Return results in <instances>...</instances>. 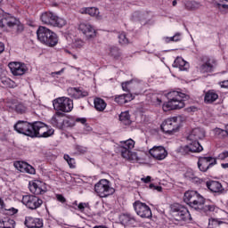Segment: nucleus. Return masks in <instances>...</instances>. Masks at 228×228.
I'll return each mask as SVG.
<instances>
[{"label": "nucleus", "mask_w": 228, "mask_h": 228, "mask_svg": "<svg viewBox=\"0 0 228 228\" xmlns=\"http://www.w3.org/2000/svg\"><path fill=\"white\" fill-rule=\"evenodd\" d=\"M185 177L189 179V181H191L192 183H200V178L195 175V173H193V171L191 170H189L185 173Z\"/></svg>", "instance_id": "4c0bfd02"}, {"label": "nucleus", "mask_w": 228, "mask_h": 228, "mask_svg": "<svg viewBox=\"0 0 228 228\" xmlns=\"http://www.w3.org/2000/svg\"><path fill=\"white\" fill-rule=\"evenodd\" d=\"M14 131H17L20 134H24L25 136H30L33 138L35 134V122L29 123L28 121L20 120L14 125Z\"/></svg>", "instance_id": "9d476101"}, {"label": "nucleus", "mask_w": 228, "mask_h": 228, "mask_svg": "<svg viewBox=\"0 0 228 228\" xmlns=\"http://www.w3.org/2000/svg\"><path fill=\"white\" fill-rule=\"evenodd\" d=\"M115 102H117L118 104H126V96L124 94L118 95L115 98Z\"/></svg>", "instance_id": "a18cd8bd"}, {"label": "nucleus", "mask_w": 228, "mask_h": 228, "mask_svg": "<svg viewBox=\"0 0 228 228\" xmlns=\"http://www.w3.org/2000/svg\"><path fill=\"white\" fill-rule=\"evenodd\" d=\"M206 186L212 191V193H222V191H224V186L217 181L207 182Z\"/></svg>", "instance_id": "a878e982"}, {"label": "nucleus", "mask_w": 228, "mask_h": 228, "mask_svg": "<svg viewBox=\"0 0 228 228\" xmlns=\"http://www.w3.org/2000/svg\"><path fill=\"white\" fill-rule=\"evenodd\" d=\"M154 190H157V191H162L163 187L162 186H155Z\"/></svg>", "instance_id": "338daca9"}, {"label": "nucleus", "mask_w": 228, "mask_h": 228, "mask_svg": "<svg viewBox=\"0 0 228 228\" xmlns=\"http://www.w3.org/2000/svg\"><path fill=\"white\" fill-rule=\"evenodd\" d=\"M79 13L82 15H90V17H95L98 20L102 19V16L100 15L99 8L97 7H83L79 10Z\"/></svg>", "instance_id": "4be33fe9"}, {"label": "nucleus", "mask_w": 228, "mask_h": 228, "mask_svg": "<svg viewBox=\"0 0 228 228\" xmlns=\"http://www.w3.org/2000/svg\"><path fill=\"white\" fill-rule=\"evenodd\" d=\"M168 102L162 106L163 111H170L172 110H182L184 108V101L190 99V95L179 91H173L167 94Z\"/></svg>", "instance_id": "f03ea898"}, {"label": "nucleus", "mask_w": 228, "mask_h": 228, "mask_svg": "<svg viewBox=\"0 0 228 228\" xmlns=\"http://www.w3.org/2000/svg\"><path fill=\"white\" fill-rule=\"evenodd\" d=\"M134 208L136 215L141 218H152V211L147 204L137 200L134 203Z\"/></svg>", "instance_id": "f8f14e48"}, {"label": "nucleus", "mask_w": 228, "mask_h": 228, "mask_svg": "<svg viewBox=\"0 0 228 228\" xmlns=\"http://www.w3.org/2000/svg\"><path fill=\"white\" fill-rule=\"evenodd\" d=\"M126 102H130V101H133L134 99V96H133L131 94H124Z\"/></svg>", "instance_id": "864d4df0"}, {"label": "nucleus", "mask_w": 228, "mask_h": 228, "mask_svg": "<svg viewBox=\"0 0 228 228\" xmlns=\"http://www.w3.org/2000/svg\"><path fill=\"white\" fill-rule=\"evenodd\" d=\"M94 108L97 111H104V110H106V102L101 98H95Z\"/></svg>", "instance_id": "72a5a7b5"}, {"label": "nucleus", "mask_w": 228, "mask_h": 228, "mask_svg": "<svg viewBox=\"0 0 228 228\" xmlns=\"http://www.w3.org/2000/svg\"><path fill=\"white\" fill-rule=\"evenodd\" d=\"M217 7L219 9H224V10H228V4H217Z\"/></svg>", "instance_id": "bf43d9fd"}, {"label": "nucleus", "mask_w": 228, "mask_h": 228, "mask_svg": "<svg viewBox=\"0 0 228 228\" xmlns=\"http://www.w3.org/2000/svg\"><path fill=\"white\" fill-rule=\"evenodd\" d=\"M4 52V44L0 42V54Z\"/></svg>", "instance_id": "69168bd1"}, {"label": "nucleus", "mask_w": 228, "mask_h": 228, "mask_svg": "<svg viewBox=\"0 0 228 228\" xmlns=\"http://www.w3.org/2000/svg\"><path fill=\"white\" fill-rule=\"evenodd\" d=\"M24 224L28 228H42L44 227V220L33 216H27Z\"/></svg>", "instance_id": "412c9836"}, {"label": "nucleus", "mask_w": 228, "mask_h": 228, "mask_svg": "<svg viewBox=\"0 0 228 228\" xmlns=\"http://www.w3.org/2000/svg\"><path fill=\"white\" fill-rule=\"evenodd\" d=\"M109 56H111L112 58H119L120 49H118L117 46H111L109 49Z\"/></svg>", "instance_id": "58836bf2"}, {"label": "nucleus", "mask_w": 228, "mask_h": 228, "mask_svg": "<svg viewBox=\"0 0 228 228\" xmlns=\"http://www.w3.org/2000/svg\"><path fill=\"white\" fill-rule=\"evenodd\" d=\"M151 156L157 159L158 161H163L167 156H168V151L163 146H154L149 151Z\"/></svg>", "instance_id": "dca6fc26"}, {"label": "nucleus", "mask_w": 228, "mask_h": 228, "mask_svg": "<svg viewBox=\"0 0 228 228\" xmlns=\"http://www.w3.org/2000/svg\"><path fill=\"white\" fill-rule=\"evenodd\" d=\"M21 202L26 208L35 211V209H38L44 204V200L39 197L33 194H27L22 197Z\"/></svg>", "instance_id": "9b49d317"}, {"label": "nucleus", "mask_w": 228, "mask_h": 228, "mask_svg": "<svg viewBox=\"0 0 228 228\" xmlns=\"http://www.w3.org/2000/svg\"><path fill=\"white\" fill-rule=\"evenodd\" d=\"M181 116L167 118L161 124V130L167 134L177 133L181 127Z\"/></svg>", "instance_id": "423d86ee"}, {"label": "nucleus", "mask_w": 228, "mask_h": 228, "mask_svg": "<svg viewBox=\"0 0 228 228\" xmlns=\"http://www.w3.org/2000/svg\"><path fill=\"white\" fill-rule=\"evenodd\" d=\"M206 136V132L201 128H194L191 132V134L187 136L188 142H199V140H202Z\"/></svg>", "instance_id": "5701e85b"}, {"label": "nucleus", "mask_w": 228, "mask_h": 228, "mask_svg": "<svg viewBox=\"0 0 228 228\" xmlns=\"http://www.w3.org/2000/svg\"><path fill=\"white\" fill-rule=\"evenodd\" d=\"M15 111L20 114L26 113V106L22 103H18L15 105Z\"/></svg>", "instance_id": "c03bdc74"}, {"label": "nucleus", "mask_w": 228, "mask_h": 228, "mask_svg": "<svg viewBox=\"0 0 228 228\" xmlns=\"http://www.w3.org/2000/svg\"><path fill=\"white\" fill-rule=\"evenodd\" d=\"M218 99V94L215 90H209L205 94L204 101L206 104H213Z\"/></svg>", "instance_id": "c85d7f7f"}, {"label": "nucleus", "mask_w": 228, "mask_h": 228, "mask_svg": "<svg viewBox=\"0 0 228 228\" xmlns=\"http://www.w3.org/2000/svg\"><path fill=\"white\" fill-rule=\"evenodd\" d=\"M121 143H122V145L119 148L121 156H123L124 150L130 152L131 150L134 149V142L133 141V139H128L126 141H123V142H121Z\"/></svg>", "instance_id": "c756f323"}, {"label": "nucleus", "mask_w": 228, "mask_h": 228, "mask_svg": "<svg viewBox=\"0 0 228 228\" xmlns=\"http://www.w3.org/2000/svg\"><path fill=\"white\" fill-rule=\"evenodd\" d=\"M54 134V129H49V126L44 122H34V134L32 138H49Z\"/></svg>", "instance_id": "6e6552de"}, {"label": "nucleus", "mask_w": 228, "mask_h": 228, "mask_svg": "<svg viewBox=\"0 0 228 228\" xmlns=\"http://www.w3.org/2000/svg\"><path fill=\"white\" fill-rule=\"evenodd\" d=\"M69 90L73 94V97L76 99H81L82 97H88V92L81 90V88L71 87Z\"/></svg>", "instance_id": "473e14b6"}, {"label": "nucleus", "mask_w": 228, "mask_h": 228, "mask_svg": "<svg viewBox=\"0 0 228 228\" xmlns=\"http://www.w3.org/2000/svg\"><path fill=\"white\" fill-rule=\"evenodd\" d=\"M184 5L186 10H195V4L191 1H186Z\"/></svg>", "instance_id": "49530a36"}, {"label": "nucleus", "mask_w": 228, "mask_h": 228, "mask_svg": "<svg viewBox=\"0 0 228 228\" xmlns=\"http://www.w3.org/2000/svg\"><path fill=\"white\" fill-rule=\"evenodd\" d=\"M40 20L45 26H52V28H63L67 25V20L63 18L58 17L56 13L53 12H45L40 16Z\"/></svg>", "instance_id": "39448f33"}, {"label": "nucleus", "mask_w": 228, "mask_h": 228, "mask_svg": "<svg viewBox=\"0 0 228 228\" xmlns=\"http://www.w3.org/2000/svg\"><path fill=\"white\" fill-rule=\"evenodd\" d=\"M222 88H228V80H224L220 83Z\"/></svg>", "instance_id": "052dcab7"}, {"label": "nucleus", "mask_w": 228, "mask_h": 228, "mask_svg": "<svg viewBox=\"0 0 228 228\" xmlns=\"http://www.w3.org/2000/svg\"><path fill=\"white\" fill-rule=\"evenodd\" d=\"M173 67L180 69L181 70H188V69H190V63L184 61L183 58H176L173 63Z\"/></svg>", "instance_id": "cd10ccee"}, {"label": "nucleus", "mask_w": 228, "mask_h": 228, "mask_svg": "<svg viewBox=\"0 0 228 228\" xmlns=\"http://www.w3.org/2000/svg\"><path fill=\"white\" fill-rule=\"evenodd\" d=\"M53 108L56 111H62L63 113H69L72 111L74 103L70 98L60 97L53 102Z\"/></svg>", "instance_id": "1a4fd4ad"}, {"label": "nucleus", "mask_w": 228, "mask_h": 228, "mask_svg": "<svg viewBox=\"0 0 228 228\" xmlns=\"http://www.w3.org/2000/svg\"><path fill=\"white\" fill-rule=\"evenodd\" d=\"M214 134L217 138H220L221 140H224L228 137V131L227 128L222 129V128H215L214 129Z\"/></svg>", "instance_id": "c9c22d12"}, {"label": "nucleus", "mask_w": 228, "mask_h": 228, "mask_svg": "<svg viewBox=\"0 0 228 228\" xmlns=\"http://www.w3.org/2000/svg\"><path fill=\"white\" fill-rule=\"evenodd\" d=\"M118 40L121 45H126V44H129V39L126 37V33L119 34Z\"/></svg>", "instance_id": "37998d69"}, {"label": "nucleus", "mask_w": 228, "mask_h": 228, "mask_svg": "<svg viewBox=\"0 0 228 228\" xmlns=\"http://www.w3.org/2000/svg\"><path fill=\"white\" fill-rule=\"evenodd\" d=\"M1 83L3 86H5V88H15L16 86V84L13 82V80L6 77L1 78Z\"/></svg>", "instance_id": "e433bc0d"}, {"label": "nucleus", "mask_w": 228, "mask_h": 228, "mask_svg": "<svg viewBox=\"0 0 228 228\" xmlns=\"http://www.w3.org/2000/svg\"><path fill=\"white\" fill-rule=\"evenodd\" d=\"M16 26V33H22V31H24V25L20 24V21H18L17 20V24L14 25Z\"/></svg>", "instance_id": "de8ad7c7"}, {"label": "nucleus", "mask_w": 228, "mask_h": 228, "mask_svg": "<svg viewBox=\"0 0 228 228\" xmlns=\"http://www.w3.org/2000/svg\"><path fill=\"white\" fill-rule=\"evenodd\" d=\"M75 149L78 154H85V152H86V150L83 146L77 145Z\"/></svg>", "instance_id": "3c124183"}, {"label": "nucleus", "mask_w": 228, "mask_h": 228, "mask_svg": "<svg viewBox=\"0 0 228 228\" xmlns=\"http://www.w3.org/2000/svg\"><path fill=\"white\" fill-rule=\"evenodd\" d=\"M1 228H15V220L10 217L0 218Z\"/></svg>", "instance_id": "7c9ffc66"}, {"label": "nucleus", "mask_w": 228, "mask_h": 228, "mask_svg": "<svg viewBox=\"0 0 228 228\" xmlns=\"http://www.w3.org/2000/svg\"><path fill=\"white\" fill-rule=\"evenodd\" d=\"M15 25H17V18L12 16L10 13L4 14L0 20V28L2 29H4L5 26L13 28Z\"/></svg>", "instance_id": "aec40b11"}, {"label": "nucleus", "mask_w": 228, "mask_h": 228, "mask_svg": "<svg viewBox=\"0 0 228 228\" xmlns=\"http://www.w3.org/2000/svg\"><path fill=\"white\" fill-rule=\"evenodd\" d=\"M94 191L98 197L106 198L113 195L115 189L110 186V181L102 179L94 185Z\"/></svg>", "instance_id": "0eeeda50"}, {"label": "nucleus", "mask_w": 228, "mask_h": 228, "mask_svg": "<svg viewBox=\"0 0 228 228\" xmlns=\"http://www.w3.org/2000/svg\"><path fill=\"white\" fill-rule=\"evenodd\" d=\"M215 165H216V159L213 157H199L198 159V168L200 172H207Z\"/></svg>", "instance_id": "ddd939ff"}, {"label": "nucleus", "mask_w": 228, "mask_h": 228, "mask_svg": "<svg viewBox=\"0 0 228 228\" xmlns=\"http://www.w3.org/2000/svg\"><path fill=\"white\" fill-rule=\"evenodd\" d=\"M64 159L67 161L69 168H75L76 167V159L70 158V156L65 154L64 155Z\"/></svg>", "instance_id": "a19ab883"}, {"label": "nucleus", "mask_w": 228, "mask_h": 228, "mask_svg": "<svg viewBox=\"0 0 228 228\" xmlns=\"http://www.w3.org/2000/svg\"><path fill=\"white\" fill-rule=\"evenodd\" d=\"M119 222L121 225L125 227H129L130 225L133 226L135 224H138V220L136 217L131 213H123L119 216Z\"/></svg>", "instance_id": "6ab92c4d"}, {"label": "nucleus", "mask_w": 228, "mask_h": 228, "mask_svg": "<svg viewBox=\"0 0 228 228\" xmlns=\"http://www.w3.org/2000/svg\"><path fill=\"white\" fill-rule=\"evenodd\" d=\"M204 148L200 145L199 141H189V143L180 148L182 154H189L190 152H202Z\"/></svg>", "instance_id": "2eb2a0df"}, {"label": "nucleus", "mask_w": 228, "mask_h": 228, "mask_svg": "<svg viewBox=\"0 0 228 228\" xmlns=\"http://www.w3.org/2000/svg\"><path fill=\"white\" fill-rule=\"evenodd\" d=\"M62 117H64V114L57 110L51 118L50 122L52 126H53V127H61V124H63Z\"/></svg>", "instance_id": "bb28decb"}, {"label": "nucleus", "mask_w": 228, "mask_h": 228, "mask_svg": "<svg viewBox=\"0 0 228 228\" xmlns=\"http://www.w3.org/2000/svg\"><path fill=\"white\" fill-rule=\"evenodd\" d=\"M223 168H228V163L221 164Z\"/></svg>", "instance_id": "774afa93"}, {"label": "nucleus", "mask_w": 228, "mask_h": 228, "mask_svg": "<svg viewBox=\"0 0 228 228\" xmlns=\"http://www.w3.org/2000/svg\"><path fill=\"white\" fill-rule=\"evenodd\" d=\"M151 176H146L145 178H141V181H142V183H145L147 184L148 183H151Z\"/></svg>", "instance_id": "680f3d73"}, {"label": "nucleus", "mask_w": 228, "mask_h": 228, "mask_svg": "<svg viewBox=\"0 0 228 228\" xmlns=\"http://www.w3.org/2000/svg\"><path fill=\"white\" fill-rule=\"evenodd\" d=\"M64 71L65 69L62 68L60 71L52 72V76L53 77H54V76H61V74H63Z\"/></svg>", "instance_id": "6e6d98bb"}, {"label": "nucleus", "mask_w": 228, "mask_h": 228, "mask_svg": "<svg viewBox=\"0 0 228 228\" xmlns=\"http://www.w3.org/2000/svg\"><path fill=\"white\" fill-rule=\"evenodd\" d=\"M38 42L46 47H56L58 45V35L46 27L39 26L37 30Z\"/></svg>", "instance_id": "7ed1b4c3"}, {"label": "nucleus", "mask_w": 228, "mask_h": 228, "mask_svg": "<svg viewBox=\"0 0 228 228\" xmlns=\"http://www.w3.org/2000/svg\"><path fill=\"white\" fill-rule=\"evenodd\" d=\"M56 199L59 202H61V204H65V202H67V199H65L61 194H57Z\"/></svg>", "instance_id": "603ef678"}, {"label": "nucleus", "mask_w": 228, "mask_h": 228, "mask_svg": "<svg viewBox=\"0 0 228 228\" xmlns=\"http://www.w3.org/2000/svg\"><path fill=\"white\" fill-rule=\"evenodd\" d=\"M29 191L33 193V195H44L45 193V183L40 181L29 182L28 184Z\"/></svg>", "instance_id": "f3484780"}, {"label": "nucleus", "mask_w": 228, "mask_h": 228, "mask_svg": "<svg viewBox=\"0 0 228 228\" xmlns=\"http://www.w3.org/2000/svg\"><path fill=\"white\" fill-rule=\"evenodd\" d=\"M4 209L5 211H10L11 215H16V213L19 212L17 208H6V207L4 206V201L0 198V211H3Z\"/></svg>", "instance_id": "ea45409f"}, {"label": "nucleus", "mask_w": 228, "mask_h": 228, "mask_svg": "<svg viewBox=\"0 0 228 228\" xmlns=\"http://www.w3.org/2000/svg\"><path fill=\"white\" fill-rule=\"evenodd\" d=\"M76 122H81V124H86V118H78L76 119Z\"/></svg>", "instance_id": "e2e57ef3"}, {"label": "nucleus", "mask_w": 228, "mask_h": 228, "mask_svg": "<svg viewBox=\"0 0 228 228\" xmlns=\"http://www.w3.org/2000/svg\"><path fill=\"white\" fill-rule=\"evenodd\" d=\"M131 83H132V81H127V82L122 83L121 86H122V88H123L124 92H129V88H131L129 86V85H131Z\"/></svg>", "instance_id": "8fccbe9b"}, {"label": "nucleus", "mask_w": 228, "mask_h": 228, "mask_svg": "<svg viewBox=\"0 0 228 228\" xmlns=\"http://www.w3.org/2000/svg\"><path fill=\"white\" fill-rule=\"evenodd\" d=\"M170 42H175L174 36L171 37H166V43L170 44Z\"/></svg>", "instance_id": "0e129e2a"}, {"label": "nucleus", "mask_w": 228, "mask_h": 228, "mask_svg": "<svg viewBox=\"0 0 228 228\" xmlns=\"http://www.w3.org/2000/svg\"><path fill=\"white\" fill-rule=\"evenodd\" d=\"M215 225H218V221L216 219H209L208 227H215Z\"/></svg>", "instance_id": "5fc2aeb1"}, {"label": "nucleus", "mask_w": 228, "mask_h": 228, "mask_svg": "<svg viewBox=\"0 0 228 228\" xmlns=\"http://www.w3.org/2000/svg\"><path fill=\"white\" fill-rule=\"evenodd\" d=\"M170 213L176 222H188V220H191V215L188 208L179 203H174L170 206Z\"/></svg>", "instance_id": "20e7f679"}, {"label": "nucleus", "mask_w": 228, "mask_h": 228, "mask_svg": "<svg viewBox=\"0 0 228 228\" xmlns=\"http://www.w3.org/2000/svg\"><path fill=\"white\" fill-rule=\"evenodd\" d=\"M173 37L175 38V42H181V33L177 32Z\"/></svg>", "instance_id": "4d7b16f0"}, {"label": "nucleus", "mask_w": 228, "mask_h": 228, "mask_svg": "<svg viewBox=\"0 0 228 228\" xmlns=\"http://www.w3.org/2000/svg\"><path fill=\"white\" fill-rule=\"evenodd\" d=\"M227 158H228V151H223L222 153H220L217 156V159H221L222 161H224V159H227Z\"/></svg>", "instance_id": "09e8293b"}, {"label": "nucleus", "mask_w": 228, "mask_h": 228, "mask_svg": "<svg viewBox=\"0 0 228 228\" xmlns=\"http://www.w3.org/2000/svg\"><path fill=\"white\" fill-rule=\"evenodd\" d=\"M14 167L15 168H17V170H20V172H26L27 174H35L36 170L35 167H33V166L26 163V162H15L14 163Z\"/></svg>", "instance_id": "b1692460"}, {"label": "nucleus", "mask_w": 228, "mask_h": 228, "mask_svg": "<svg viewBox=\"0 0 228 228\" xmlns=\"http://www.w3.org/2000/svg\"><path fill=\"white\" fill-rule=\"evenodd\" d=\"M78 29L86 37V38H95L97 36L95 28L90 25V23H80Z\"/></svg>", "instance_id": "a211bd4d"}, {"label": "nucleus", "mask_w": 228, "mask_h": 228, "mask_svg": "<svg viewBox=\"0 0 228 228\" xmlns=\"http://www.w3.org/2000/svg\"><path fill=\"white\" fill-rule=\"evenodd\" d=\"M122 158L128 159V161H140V157L136 152L128 151L127 150H123Z\"/></svg>", "instance_id": "2f4dec72"}, {"label": "nucleus", "mask_w": 228, "mask_h": 228, "mask_svg": "<svg viewBox=\"0 0 228 228\" xmlns=\"http://www.w3.org/2000/svg\"><path fill=\"white\" fill-rule=\"evenodd\" d=\"M183 200L190 208L193 209H202L205 213H213L216 207L215 205H205L206 199L195 191H187L184 193Z\"/></svg>", "instance_id": "f257e3e1"}, {"label": "nucleus", "mask_w": 228, "mask_h": 228, "mask_svg": "<svg viewBox=\"0 0 228 228\" xmlns=\"http://www.w3.org/2000/svg\"><path fill=\"white\" fill-rule=\"evenodd\" d=\"M85 208H86V203H79L77 205V209H79V211H85Z\"/></svg>", "instance_id": "13d9d810"}, {"label": "nucleus", "mask_w": 228, "mask_h": 228, "mask_svg": "<svg viewBox=\"0 0 228 228\" xmlns=\"http://www.w3.org/2000/svg\"><path fill=\"white\" fill-rule=\"evenodd\" d=\"M216 60L215 58L208 59L204 64L200 66V72L206 74V72H213L216 69Z\"/></svg>", "instance_id": "393cba45"}, {"label": "nucleus", "mask_w": 228, "mask_h": 228, "mask_svg": "<svg viewBox=\"0 0 228 228\" xmlns=\"http://www.w3.org/2000/svg\"><path fill=\"white\" fill-rule=\"evenodd\" d=\"M119 120L124 126H131V116L129 115V112H122L119 115Z\"/></svg>", "instance_id": "f704fd0d"}, {"label": "nucleus", "mask_w": 228, "mask_h": 228, "mask_svg": "<svg viewBox=\"0 0 228 228\" xmlns=\"http://www.w3.org/2000/svg\"><path fill=\"white\" fill-rule=\"evenodd\" d=\"M12 76H24L28 72V66L24 62L13 61L8 64Z\"/></svg>", "instance_id": "4468645a"}, {"label": "nucleus", "mask_w": 228, "mask_h": 228, "mask_svg": "<svg viewBox=\"0 0 228 228\" xmlns=\"http://www.w3.org/2000/svg\"><path fill=\"white\" fill-rule=\"evenodd\" d=\"M61 56H68V57L72 56L73 58H76V53H74L72 50H69L67 48H62L61 50Z\"/></svg>", "instance_id": "79ce46f5"}]
</instances>
